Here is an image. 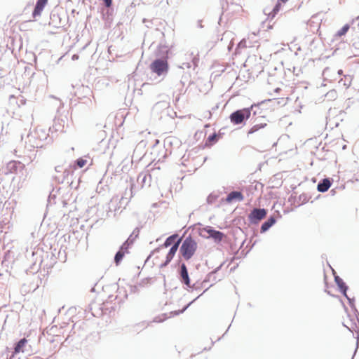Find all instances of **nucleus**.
I'll list each match as a JSON object with an SVG mask.
<instances>
[{
  "instance_id": "4be33fe9",
  "label": "nucleus",
  "mask_w": 359,
  "mask_h": 359,
  "mask_svg": "<svg viewBox=\"0 0 359 359\" xmlns=\"http://www.w3.org/2000/svg\"><path fill=\"white\" fill-rule=\"evenodd\" d=\"M207 290H208V289L205 290L203 291V292L201 294L198 295V297H197L194 300H193L192 302H189V303L187 305H186V306H184L182 310H178V311H172V312L170 313V315H171L172 316H177V315H180V314H181V313H184V311H185L189 308V306H190V305H191V304H192V303H193L196 299H197L198 297H201V295H202L205 292H206V291H207Z\"/></svg>"
},
{
  "instance_id": "a18cd8bd",
  "label": "nucleus",
  "mask_w": 359,
  "mask_h": 359,
  "mask_svg": "<svg viewBox=\"0 0 359 359\" xmlns=\"http://www.w3.org/2000/svg\"><path fill=\"white\" fill-rule=\"evenodd\" d=\"M29 141L32 142V139L35 138V137L32 135H28Z\"/></svg>"
},
{
  "instance_id": "473e14b6",
  "label": "nucleus",
  "mask_w": 359,
  "mask_h": 359,
  "mask_svg": "<svg viewBox=\"0 0 359 359\" xmlns=\"http://www.w3.org/2000/svg\"><path fill=\"white\" fill-rule=\"evenodd\" d=\"M79 99L82 100V102L86 104V105H88V106L92 105L93 102L90 97L83 96V97H82V98L79 97Z\"/></svg>"
},
{
  "instance_id": "2eb2a0df",
  "label": "nucleus",
  "mask_w": 359,
  "mask_h": 359,
  "mask_svg": "<svg viewBox=\"0 0 359 359\" xmlns=\"http://www.w3.org/2000/svg\"><path fill=\"white\" fill-rule=\"evenodd\" d=\"M276 222V217L274 216H270L261 226V233L267 231Z\"/></svg>"
},
{
  "instance_id": "9b49d317",
  "label": "nucleus",
  "mask_w": 359,
  "mask_h": 359,
  "mask_svg": "<svg viewBox=\"0 0 359 359\" xmlns=\"http://www.w3.org/2000/svg\"><path fill=\"white\" fill-rule=\"evenodd\" d=\"M48 0H37L32 12L34 18L41 15L42 11L43 10Z\"/></svg>"
},
{
  "instance_id": "8fccbe9b",
  "label": "nucleus",
  "mask_w": 359,
  "mask_h": 359,
  "mask_svg": "<svg viewBox=\"0 0 359 359\" xmlns=\"http://www.w3.org/2000/svg\"><path fill=\"white\" fill-rule=\"evenodd\" d=\"M15 155H16L17 156H19V157H20V156H21V155H18V154H17V153H18V151H17V150H15Z\"/></svg>"
},
{
  "instance_id": "f257e3e1",
  "label": "nucleus",
  "mask_w": 359,
  "mask_h": 359,
  "mask_svg": "<svg viewBox=\"0 0 359 359\" xmlns=\"http://www.w3.org/2000/svg\"><path fill=\"white\" fill-rule=\"evenodd\" d=\"M197 243L191 236H187L181 247L180 248V253L186 259H190L197 250Z\"/></svg>"
},
{
  "instance_id": "f8f14e48",
  "label": "nucleus",
  "mask_w": 359,
  "mask_h": 359,
  "mask_svg": "<svg viewBox=\"0 0 359 359\" xmlns=\"http://www.w3.org/2000/svg\"><path fill=\"white\" fill-rule=\"evenodd\" d=\"M170 52V49L168 46L161 43L158 45V50L156 52V56L159 57V58H165L166 60L168 58V53Z\"/></svg>"
},
{
  "instance_id": "7ed1b4c3",
  "label": "nucleus",
  "mask_w": 359,
  "mask_h": 359,
  "mask_svg": "<svg viewBox=\"0 0 359 359\" xmlns=\"http://www.w3.org/2000/svg\"><path fill=\"white\" fill-rule=\"evenodd\" d=\"M150 69L158 76H165L168 72L169 65L165 58H157L151 63Z\"/></svg>"
},
{
  "instance_id": "79ce46f5",
  "label": "nucleus",
  "mask_w": 359,
  "mask_h": 359,
  "mask_svg": "<svg viewBox=\"0 0 359 359\" xmlns=\"http://www.w3.org/2000/svg\"><path fill=\"white\" fill-rule=\"evenodd\" d=\"M197 27L200 29L203 28V26L202 25V20H198V22H197Z\"/></svg>"
},
{
  "instance_id": "a211bd4d",
  "label": "nucleus",
  "mask_w": 359,
  "mask_h": 359,
  "mask_svg": "<svg viewBox=\"0 0 359 359\" xmlns=\"http://www.w3.org/2000/svg\"><path fill=\"white\" fill-rule=\"evenodd\" d=\"M214 228L210 226H206L205 227L199 229V235L206 239H209L212 231H214Z\"/></svg>"
},
{
  "instance_id": "3c124183",
  "label": "nucleus",
  "mask_w": 359,
  "mask_h": 359,
  "mask_svg": "<svg viewBox=\"0 0 359 359\" xmlns=\"http://www.w3.org/2000/svg\"><path fill=\"white\" fill-rule=\"evenodd\" d=\"M338 74H342V70H341V69L339 70V71H338Z\"/></svg>"
},
{
  "instance_id": "864d4df0",
  "label": "nucleus",
  "mask_w": 359,
  "mask_h": 359,
  "mask_svg": "<svg viewBox=\"0 0 359 359\" xmlns=\"http://www.w3.org/2000/svg\"><path fill=\"white\" fill-rule=\"evenodd\" d=\"M124 201V198H123V197H122V198H121L120 203H121V201Z\"/></svg>"
},
{
  "instance_id": "39448f33",
  "label": "nucleus",
  "mask_w": 359,
  "mask_h": 359,
  "mask_svg": "<svg viewBox=\"0 0 359 359\" xmlns=\"http://www.w3.org/2000/svg\"><path fill=\"white\" fill-rule=\"evenodd\" d=\"M27 343L28 341L25 338L20 339L18 342L15 344L13 351L12 352L11 355L9 358L7 356L6 359H13L14 355L16 354L27 352L28 350L26 348Z\"/></svg>"
},
{
  "instance_id": "393cba45",
  "label": "nucleus",
  "mask_w": 359,
  "mask_h": 359,
  "mask_svg": "<svg viewBox=\"0 0 359 359\" xmlns=\"http://www.w3.org/2000/svg\"><path fill=\"white\" fill-rule=\"evenodd\" d=\"M350 28V25L349 24H346L344 25L337 33H336V36H339V37H341L344 35H345L347 32L348 31Z\"/></svg>"
},
{
  "instance_id": "dca6fc26",
  "label": "nucleus",
  "mask_w": 359,
  "mask_h": 359,
  "mask_svg": "<svg viewBox=\"0 0 359 359\" xmlns=\"http://www.w3.org/2000/svg\"><path fill=\"white\" fill-rule=\"evenodd\" d=\"M189 56H190V58H191V62H183L182 64V65L180 66V68L184 69H189L192 66H194V68L196 67H197L198 62V58L197 57V56L194 55L193 53H191Z\"/></svg>"
},
{
  "instance_id": "a19ab883",
  "label": "nucleus",
  "mask_w": 359,
  "mask_h": 359,
  "mask_svg": "<svg viewBox=\"0 0 359 359\" xmlns=\"http://www.w3.org/2000/svg\"><path fill=\"white\" fill-rule=\"evenodd\" d=\"M337 93L335 90H331L327 93V95L332 97H334L336 95Z\"/></svg>"
},
{
  "instance_id": "4468645a",
  "label": "nucleus",
  "mask_w": 359,
  "mask_h": 359,
  "mask_svg": "<svg viewBox=\"0 0 359 359\" xmlns=\"http://www.w3.org/2000/svg\"><path fill=\"white\" fill-rule=\"evenodd\" d=\"M332 182L329 178H325L319 182L317 189L319 192L324 193L331 187Z\"/></svg>"
},
{
  "instance_id": "423d86ee",
  "label": "nucleus",
  "mask_w": 359,
  "mask_h": 359,
  "mask_svg": "<svg viewBox=\"0 0 359 359\" xmlns=\"http://www.w3.org/2000/svg\"><path fill=\"white\" fill-rule=\"evenodd\" d=\"M129 241H126L120 247L119 250L116 252L114 256V263L116 266L119 265L123 260L126 254L129 253L128 247Z\"/></svg>"
},
{
  "instance_id": "0eeeda50",
  "label": "nucleus",
  "mask_w": 359,
  "mask_h": 359,
  "mask_svg": "<svg viewBox=\"0 0 359 359\" xmlns=\"http://www.w3.org/2000/svg\"><path fill=\"white\" fill-rule=\"evenodd\" d=\"M179 276H180V280L181 283L184 284L187 287H191L190 278H189L188 270H187V266L184 263H182L180 265V269H179Z\"/></svg>"
},
{
  "instance_id": "c756f323",
  "label": "nucleus",
  "mask_w": 359,
  "mask_h": 359,
  "mask_svg": "<svg viewBox=\"0 0 359 359\" xmlns=\"http://www.w3.org/2000/svg\"><path fill=\"white\" fill-rule=\"evenodd\" d=\"M173 257H174L173 255L168 253L166 255V257H165V261L161 264L160 267L161 268L165 267L171 262V260L173 259Z\"/></svg>"
},
{
  "instance_id": "f03ea898",
  "label": "nucleus",
  "mask_w": 359,
  "mask_h": 359,
  "mask_svg": "<svg viewBox=\"0 0 359 359\" xmlns=\"http://www.w3.org/2000/svg\"><path fill=\"white\" fill-rule=\"evenodd\" d=\"M253 105L250 107H246L241 109H238L232 112L229 116L231 123L233 125H239L244 123L248 119L251 114V109Z\"/></svg>"
},
{
  "instance_id": "6e6552de",
  "label": "nucleus",
  "mask_w": 359,
  "mask_h": 359,
  "mask_svg": "<svg viewBox=\"0 0 359 359\" xmlns=\"http://www.w3.org/2000/svg\"><path fill=\"white\" fill-rule=\"evenodd\" d=\"M177 239H178V234H177V233H175V234H172V235H171V236H168V237L165 239V241L164 243H163L162 245H161V246H159L158 248H157L154 249V250L151 252V254L149 255V256L147 257V259H149L151 257V256L154 253H155V252H158L160 251V250H161V248H168V247H169V246H170V245L172 246V244H173L174 243H175V242H176L175 241H176Z\"/></svg>"
},
{
  "instance_id": "f704fd0d",
  "label": "nucleus",
  "mask_w": 359,
  "mask_h": 359,
  "mask_svg": "<svg viewBox=\"0 0 359 359\" xmlns=\"http://www.w3.org/2000/svg\"><path fill=\"white\" fill-rule=\"evenodd\" d=\"M31 147L34 148H41L43 147V144L41 143V140L34 141L33 144H31Z\"/></svg>"
},
{
  "instance_id": "5701e85b",
  "label": "nucleus",
  "mask_w": 359,
  "mask_h": 359,
  "mask_svg": "<svg viewBox=\"0 0 359 359\" xmlns=\"http://www.w3.org/2000/svg\"><path fill=\"white\" fill-rule=\"evenodd\" d=\"M281 6V1H278L272 11L269 13V18L273 19L276 15V14L280 11Z\"/></svg>"
},
{
  "instance_id": "de8ad7c7",
  "label": "nucleus",
  "mask_w": 359,
  "mask_h": 359,
  "mask_svg": "<svg viewBox=\"0 0 359 359\" xmlns=\"http://www.w3.org/2000/svg\"><path fill=\"white\" fill-rule=\"evenodd\" d=\"M113 203H114V202H113V200H112V201H111V203L110 204V207H109L110 210H112Z\"/></svg>"
},
{
  "instance_id": "cd10ccee",
  "label": "nucleus",
  "mask_w": 359,
  "mask_h": 359,
  "mask_svg": "<svg viewBox=\"0 0 359 359\" xmlns=\"http://www.w3.org/2000/svg\"><path fill=\"white\" fill-rule=\"evenodd\" d=\"M87 163V161L83 158H79L74 161V167L83 168Z\"/></svg>"
},
{
  "instance_id": "c9c22d12",
  "label": "nucleus",
  "mask_w": 359,
  "mask_h": 359,
  "mask_svg": "<svg viewBox=\"0 0 359 359\" xmlns=\"http://www.w3.org/2000/svg\"><path fill=\"white\" fill-rule=\"evenodd\" d=\"M158 107L166 108L168 107V103L166 102H157L155 104L154 108H158Z\"/></svg>"
},
{
  "instance_id": "6ab92c4d",
  "label": "nucleus",
  "mask_w": 359,
  "mask_h": 359,
  "mask_svg": "<svg viewBox=\"0 0 359 359\" xmlns=\"http://www.w3.org/2000/svg\"><path fill=\"white\" fill-rule=\"evenodd\" d=\"M61 122L65 123V121L62 119H55L53 125L52 127H50V130L64 132V124H62Z\"/></svg>"
},
{
  "instance_id": "c85d7f7f",
  "label": "nucleus",
  "mask_w": 359,
  "mask_h": 359,
  "mask_svg": "<svg viewBox=\"0 0 359 359\" xmlns=\"http://www.w3.org/2000/svg\"><path fill=\"white\" fill-rule=\"evenodd\" d=\"M167 318L166 314L163 313L161 316H156L154 318L153 320L151 323H162Z\"/></svg>"
},
{
  "instance_id": "603ef678",
  "label": "nucleus",
  "mask_w": 359,
  "mask_h": 359,
  "mask_svg": "<svg viewBox=\"0 0 359 359\" xmlns=\"http://www.w3.org/2000/svg\"><path fill=\"white\" fill-rule=\"evenodd\" d=\"M343 1H344V0H339V2L340 4H341Z\"/></svg>"
},
{
  "instance_id": "58836bf2",
  "label": "nucleus",
  "mask_w": 359,
  "mask_h": 359,
  "mask_svg": "<svg viewBox=\"0 0 359 359\" xmlns=\"http://www.w3.org/2000/svg\"><path fill=\"white\" fill-rule=\"evenodd\" d=\"M142 22L145 24L147 27H150L151 25L152 24L151 20H147L146 18H144Z\"/></svg>"
},
{
  "instance_id": "09e8293b",
  "label": "nucleus",
  "mask_w": 359,
  "mask_h": 359,
  "mask_svg": "<svg viewBox=\"0 0 359 359\" xmlns=\"http://www.w3.org/2000/svg\"><path fill=\"white\" fill-rule=\"evenodd\" d=\"M282 3H286L288 0H279Z\"/></svg>"
},
{
  "instance_id": "2f4dec72",
  "label": "nucleus",
  "mask_w": 359,
  "mask_h": 359,
  "mask_svg": "<svg viewBox=\"0 0 359 359\" xmlns=\"http://www.w3.org/2000/svg\"><path fill=\"white\" fill-rule=\"evenodd\" d=\"M151 179V175H146V174H140L139 176H138V180H141L142 183V184H146L147 182V179Z\"/></svg>"
},
{
  "instance_id": "b1692460",
  "label": "nucleus",
  "mask_w": 359,
  "mask_h": 359,
  "mask_svg": "<svg viewBox=\"0 0 359 359\" xmlns=\"http://www.w3.org/2000/svg\"><path fill=\"white\" fill-rule=\"evenodd\" d=\"M181 238H178L175 243H174L172 244V245L171 246V248H170L169 251H168V254L170 255H172L173 256H175V255L176 254L178 248H179V245L181 243Z\"/></svg>"
},
{
  "instance_id": "37998d69",
  "label": "nucleus",
  "mask_w": 359,
  "mask_h": 359,
  "mask_svg": "<svg viewBox=\"0 0 359 359\" xmlns=\"http://www.w3.org/2000/svg\"><path fill=\"white\" fill-rule=\"evenodd\" d=\"M299 198L302 200V203H305L307 201L305 196H300Z\"/></svg>"
},
{
  "instance_id": "7c9ffc66",
  "label": "nucleus",
  "mask_w": 359,
  "mask_h": 359,
  "mask_svg": "<svg viewBox=\"0 0 359 359\" xmlns=\"http://www.w3.org/2000/svg\"><path fill=\"white\" fill-rule=\"evenodd\" d=\"M218 196L217 194H209V196L207 197V203L208 204H212L215 202V201L217 200Z\"/></svg>"
},
{
  "instance_id": "bb28decb",
  "label": "nucleus",
  "mask_w": 359,
  "mask_h": 359,
  "mask_svg": "<svg viewBox=\"0 0 359 359\" xmlns=\"http://www.w3.org/2000/svg\"><path fill=\"white\" fill-rule=\"evenodd\" d=\"M266 126V123H260L254 125L248 131V134H252L261 128H264Z\"/></svg>"
},
{
  "instance_id": "9d476101",
  "label": "nucleus",
  "mask_w": 359,
  "mask_h": 359,
  "mask_svg": "<svg viewBox=\"0 0 359 359\" xmlns=\"http://www.w3.org/2000/svg\"><path fill=\"white\" fill-rule=\"evenodd\" d=\"M243 199L244 196L241 191H233L227 195L225 201L228 203H231L233 201H242Z\"/></svg>"
},
{
  "instance_id": "1a4fd4ad",
  "label": "nucleus",
  "mask_w": 359,
  "mask_h": 359,
  "mask_svg": "<svg viewBox=\"0 0 359 359\" xmlns=\"http://www.w3.org/2000/svg\"><path fill=\"white\" fill-rule=\"evenodd\" d=\"M334 281L338 286L340 292L346 297L348 298L347 290L348 289L346 284L344 283L342 278L338 276H334Z\"/></svg>"
},
{
  "instance_id": "ddd939ff",
  "label": "nucleus",
  "mask_w": 359,
  "mask_h": 359,
  "mask_svg": "<svg viewBox=\"0 0 359 359\" xmlns=\"http://www.w3.org/2000/svg\"><path fill=\"white\" fill-rule=\"evenodd\" d=\"M224 263H222L219 266H217L215 269H214L212 271L210 272L205 277V278L203 280V283H205L207 282L212 281L213 283H212L210 287L212 286L214 283H215L217 280L216 277L215 276V274L217 273L222 267Z\"/></svg>"
},
{
  "instance_id": "412c9836",
  "label": "nucleus",
  "mask_w": 359,
  "mask_h": 359,
  "mask_svg": "<svg viewBox=\"0 0 359 359\" xmlns=\"http://www.w3.org/2000/svg\"><path fill=\"white\" fill-rule=\"evenodd\" d=\"M139 233H140L139 228L137 227L133 230L132 233L129 236V237L126 240V241H129L128 247H130L133 244L135 240L138 237Z\"/></svg>"
},
{
  "instance_id": "49530a36",
  "label": "nucleus",
  "mask_w": 359,
  "mask_h": 359,
  "mask_svg": "<svg viewBox=\"0 0 359 359\" xmlns=\"http://www.w3.org/2000/svg\"><path fill=\"white\" fill-rule=\"evenodd\" d=\"M78 57H78V55H74L72 56V59H73V60H76V59H77Z\"/></svg>"
},
{
  "instance_id": "ea45409f",
  "label": "nucleus",
  "mask_w": 359,
  "mask_h": 359,
  "mask_svg": "<svg viewBox=\"0 0 359 359\" xmlns=\"http://www.w3.org/2000/svg\"><path fill=\"white\" fill-rule=\"evenodd\" d=\"M81 88H82L83 93H85L86 94L91 93L90 89L88 86H86V87L82 86Z\"/></svg>"
},
{
  "instance_id": "c03bdc74",
  "label": "nucleus",
  "mask_w": 359,
  "mask_h": 359,
  "mask_svg": "<svg viewBox=\"0 0 359 359\" xmlns=\"http://www.w3.org/2000/svg\"><path fill=\"white\" fill-rule=\"evenodd\" d=\"M299 198L302 200V203H305L307 201L305 196H300Z\"/></svg>"
},
{
  "instance_id": "aec40b11",
  "label": "nucleus",
  "mask_w": 359,
  "mask_h": 359,
  "mask_svg": "<svg viewBox=\"0 0 359 359\" xmlns=\"http://www.w3.org/2000/svg\"><path fill=\"white\" fill-rule=\"evenodd\" d=\"M219 138V135L215 133L210 135L208 137L206 142H205V145L207 147L212 146L218 141Z\"/></svg>"
},
{
  "instance_id": "20e7f679",
  "label": "nucleus",
  "mask_w": 359,
  "mask_h": 359,
  "mask_svg": "<svg viewBox=\"0 0 359 359\" xmlns=\"http://www.w3.org/2000/svg\"><path fill=\"white\" fill-rule=\"evenodd\" d=\"M267 210L265 208H254L248 216L250 224H257L267 215Z\"/></svg>"
},
{
  "instance_id": "a878e982",
  "label": "nucleus",
  "mask_w": 359,
  "mask_h": 359,
  "mask_svg": "<svg viewBox=\"0 0 359 359\" xmlns=\"http://www.w3.org/2000/svg\"><path fill=\"white\" fill-rule=\"evenodd\" d=\"M113 10L110 7L107 8L106 12L102 11L103 19L106 21L111 20V16L112 15Z\"/></svg>"
},
{
  "instance_id": "4c0bfd02",
  "label": "nucleus",
  "mask_w": 359,
  "mask_h": 359,
  "mask_svg": "<svg viewBox=\"0 0 359 359\" xmlns=\"http://www.w3.org/2000/svg\"><path fill=\"white\" fill-rule=\"evenodd\" d=\"M102 1L107 8L110 7L112 4V0H102Z\"/></svg>"
},
{
  "instance_id": "f3484780",
  "label": "nucleus",
  "mask_w": 359,
  "mask_h": 359,
  "mask_svg": "<svg viewBox=\"0 0 359 359\" xmlns=\"http://www.w3.org/2000/svg\"><path fill=\"white\" fill-rule=\"evenodd\" d=\"M211 233H212L210 234V238L212 239L216 243H220L225 237V234L223 232L216 229L212 231Z\"/></svg>"
},
{
  "instance_id": "e433bc0d",
  "label": "nucleus",
  "mask_w": 359,
  "mask_h": 359,
  "mask_svg": "<svg viewBox=\"0 0 359 359\" xmlns=\"http://www.w3.org/2000/svg\"><path fill=\"white\" fill-rule=\"evenodd\" d=\"M348 302V304L350 305V306L351 308H355V304H354V299L353 298H350L348 296V298H346Z\"/></svg>"
},
{
  "instance_id": "72a5a7b5",
  "label": "nucleus",
  "mask_w": 359,
  "mask_h": 359,
  "mask_svg": "<svg viewBox=\"0 0 359 359\" xmlns=\"http://www.w3.org/2000/svg\"><path fill=\"white\" fill-rule=\"evenodd\" d=\"M16 165L17 163L15 161H11L10 163H8L7 168L11 172H14L16 170Z\"/></svg>"
}]
</instances>
